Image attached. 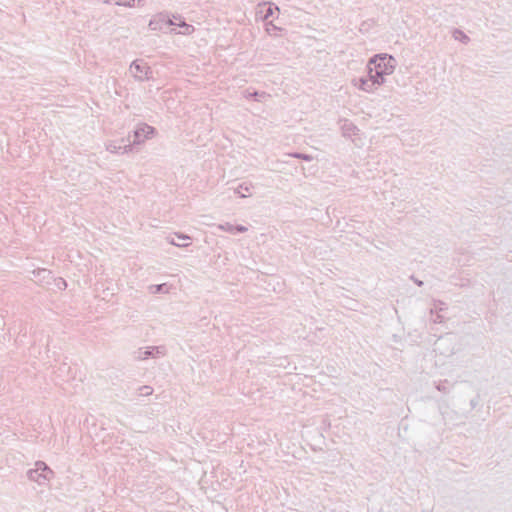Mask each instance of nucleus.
<instances>
[{"label":"nucleus","mask_w":512,"mask_h":512,"mask_svg":"<svg viewBox=\"0 0 512 512\" xmlns=\"http://www.w3.org/2000/svg\"><path fill=\"white\" fill-rule=\"evenodd\" d=\"M275 29H276V27H275V26H272L271 28L268 26V27L266 28L267 32H268V33H270V34H272V33H273V31H274Z\"/></svg>","instance_id":"7"},{"label":"nucleus","mask_w":512,"mask_h":512,"mask_svg":"<svg viewBox=\"0 0 512 512\" xmlns=\"http://www.w3.org/2000/svg\"><path fill=\"white\" fill-rule=\"evenodd\" d=\"M259 13L263 15L265 20H268L269 18L278 15L279 8L271 3H263L259 5Z\"/></svg>","instance_id":"2"},{"label":"nucleus","mask_w":512,"mask_h":512,"mask_svg":"<svg viewBox=\"0 0 512 512\" xmlns=\"http://www.w3.org/2000/svg\"><path fill=\"white\" fill-rule=\"evenodd\" d=\"M178 238H179V240H181L180 242L177 243L178 245L186 246L188 244L187 243V241H188L187 237H178Z\"/></svg>","instance_id":"4"},{"label":"nucleus","mask_w":512,"mask_h":512,"mask_svg":"<svg viewBox=\"0 0 512 512\" xmlns=\"http://www.w3.org/2000/svg\"><path fill=\"white\" fill-rule=\"evenodd\" d=\"M138 70V71H141V68H140V64L138 63H134L132 66H131V70Z\"/></svg>","instance_id":"6"},{"label":"nucleus","mask_w":512,"mask_h":512,"mask_svg":"<svg viewBox=\"0 0 512 512\" xmlns=\"http://www.w3.org/2000/svg\"><path fill=\"white\" fill-rule=\"evenodd\" d=\"M138 70V71H141V68H140V64L138 63H134L132 66H131V70Z\"/></svg>","instance_id":"5"},{"label":"nucleus","mask_w":512,"mask_h":512,"mask_svg":"<svg viewBox=\"0 0 512 512\" xmlns=\"http://www.w3.org/2000/svg\"><path fill=\"white\" fill-rule=\"evenodd\" d=\"M245 230H246V229H245L244 227H239V228H237V231H240V232L245 231Z\"/></svg>","instance_id":"8"},{"label":"nucleus","mask_w":512,"mask_h":512,"mask_svg":"<svg viewBox=\"0 0 512 512\" xmlns=\"http://www.w3.org/2000/svg\"><path fill=\"white\" fill-rule=\"evenodd\" d=\"M394 70V59L388 55H379L370 60L368 64V79L362 80L360 88L372 91L383 82V76Z\"/></svg>","instance_id":"1"},{"label":"nucleus","mask_w":512,"mask_h":512,"mask_svg":"<svg viewBox=\"0 0 512 512\" xmlns=\"http://www.w3.org/2000/svg\"><path fill=\"white\" fill-rule=\"evenodd\" d=\"M169 25H176L181 27L183 30L180 31L183 34H190L193 32L194 28L191 25L186 24L185 22L181 21L180 18H174V20H169Z\"/></svg>","instance_id":"3"}]
</instances>
